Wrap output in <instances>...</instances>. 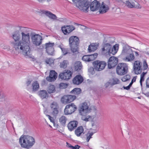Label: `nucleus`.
<instances>
[{"mask_svg":"<svg viewBox=\"0 0 149 149\" xmlns=\"http://www.w3.org/2000/svg\"><path fill=\"white\" fill-rule=\"evenodd\" d=\"M76 106L73 103L66 105L64 110L65 115L70 114L73 113L77 109Z\"/></svg>","mask_w":149,"mask_h":149,"instance_id":"obj_14","label":"nucleus"},{"mask_svg":"<svg viewBox=\"0 0 149 149\" xmlns=\"http://www.w3.org/2000/svg\"><path fill=\"white\" fill-rule=\"evenodd\" d=\"M125 6L129 8H135L140 9L141 6L135 0H126L125 2H124Z\"/></svg>","mask_w":149,"mask_h":149,"instance_id":"obj_10","label":"nucleus"},{"mask_svg":"<svg viewBox=\"0 0 149 149\" xmlns=\"http://www.w3.org/2000/svg\"><path fill=\"white\" fill-rule=\"evenodd\" d=\"M128 66L125 63H121L118 64L116 68L117 73L120 75H124L128 72Z\"/></svg>","mask_w":149,"mask_h":149,"instance_id":"obj_8","label":"nucleus"},{"mask_svg":"<svg viewBox=\"0 0 149 149\" xmlns=\"http://www.w3.org/2000/svg\"><path fill=\"white\" fill-rule=\"evenodd\" d=\"M81 90L79 88H75L70 91V93L75 95H78L81 93Z\"/></svg>","mask_w":149,"mask_h":149,"instance_id":"obj_30","label":"nucleus"},{"mask_svg":"<svg viewBox=\"0 0 149 149\" xmlns=\"http://www.w3.org/2000/svg\"><path fill=\"white\" fill-rule=\"evenodd\" d=\"M40 34L42 35V33H40Z\"/></svg>","mask_w":149,"mask_h":149,"instance_id":"obj_63","label":"nucleus"},{"mask_svg":"<svg viewBox=\"0 0 149 149\" xmlns=\"http://www.w3.org/2000/svg\"><path fill=\"white\" fill-rule=\"evenodd\" d=\"M135 55L136 56H139V54H138V52H135Z\"/></svg>","mask_w":149,"mask_h":149,"instance_id":"obj_56","label":"nucleus"},{"mask_svg":"<svg viewBox=\"0 0 149 149\" xmlns=\"http://www.w3.org/2000/svg\"><path fill=\"white\" fill-rule=\"evenodd\" d=\"M136 77H134L132 79L131 82L130 84L129 85L131 86L134 82L136 81Z\"/></svg>","mask_w":149,"mask_h":149,"instance_id":"obj_48","label":"nucleus"},{"mask_svg":"<svg viewBox=\"0 0 149 149\" xmlns=\"http://www.w3.org/2000/svg\"><path fill=\"white\" fill-rule=\"evenodd\" d=\"M61 50L63 55H65L68 54H70L69 49L67 48H61Z\"/></svg>","mask_w":149,"mask_h":149,"instance_id":"obj_36","label":"nucleus"},{"mask_svg":"<svg viewBox=\"0 0 149 149\" xmlns=\"http://www.w3.org/2000/svg\"><path fill=\"white\" fill-rule=\"evenodd\" d=\"M77 25H80L79 24H77Z\"/></svg>","mask_w":149,"mask_h":149,"instance_id":"obj_62","label":"nucleus"},{"mask_svg":"<svg viewBox=\"0 0 149 149\" xmlns=\"http://www.w3.org/2000/svg\"><path fill=\"white\" fill-rule=\"evenodd\" d=\"M46 62L48 64H51L53 62V60H52L51 59L49 58L46 61Z\"/></svg>","mask_w":149,"mask_h":149,"instance_id":"obj_47","label":"nucleus"},{"mask_svg":"<svg viewBox=\"0 0 149 149\" xmlns=\"http://www.w3.org/2000/svg\"><path fill=\"white\" fill-rule=\"evenodd\" d=\"M119 80L117 78H114L113 79V83L114 84H115L119 83Z\"/></svg>","mask_w":149,"mask_h":149,"instance_id":"obj_46","label":"nucleus"},{"mask_svg":"<svg viewBox=\"0 0 149 149\" xmlns=\"http://www.w3.org/2000/svg\"><path fill=\"white\" fill-rule=\"evenodd\" d=\"M12 33L13 37H42L36 33L32 29L19 25L14 26Z\"/></svg>","mask_w":149,"mask_h":149,"instance_id":"obj_3","label":"nucleus"},{"mask_svg":"<svg viewBox=\"0 0 149 149\" xmlns=\"http://www.w3.org/2000/svg\"><path fill=\"white\" fill-rule=\"evenodd\" d=\"M30 38H13L11 45L16 51L18 52L22 50L23 54L26 58L34 59V56L30 54V50L28 41Z\"/></svg>","mask_w":149,"mask_h":149,"instance_id":"obj_1","label":"nucleus"},{"mask_svg":"<svg viewBox=\"0 0 149 149\" xmlns=\"http://www.w3.org/2000/svg\"><path fill=\"white\" fill-rule=\"evenodd\" d=\"M147 72H143L141 74V78L140 81H144V77L145 75L147 74Z\"/></svg>","mask_w":149,"mask_h":149,"instance_id":"obj_43","label":"nucleus"},{"mask_svg":"<svg viewBox=\"0 0 149 149\" xmlns=\"http://www.w3.org/2000/svg\"><path fill=\"white\" fill-rule=\"evenodd\" d=\"M118 58L114 56L110 58L108 61V67L109 69L114 67L118 64Z\"/></svg>","mask_w":149,"mask_h":149,"instance_id":"obj_18","label":"nucleus"},{"mask_svg":"<svg viewBox=\"0 0 149 149\" xmlns=\"http://www.w3.org/2000/svg\"><path fill=\"white\" fill-rule=\"evenodd\" d=\"M131 86L129 84V85L128 86H127L126 87L123 86V88H124L125 89L128 90L130 89Z\"/></svg>","mask_w":149,"mask_h":149,"instance_id":"obj_51","label":"nucleus"},{"mask_svg":"<svg viewBox=\"0 0 149 149\" xmlns=\"http://www.w3.org/2000/svg\"><path fill=\"white\" fill-rule=\"evenodd\" d=\"M19 142L22 147L29 148L34 145L35 140L32 136L27 135L22 136L19 139Z\"/></svg>","mask_w":149,"mask_h":149,"instance_id":"obj_4","label":"nucleus"},{"mask_svg":"<svg viewBox=\"0 0 149 149\" xmlns=\"http://www.w3.org/2000/svg\"><path fill=\"white\" fill-rule=\"evenodd\" d=\"M68 64V61L64 60L60 63V66L61 68L65 69L67 67V65Z\"/></svg>","mask_w":149,"mask_h":149,"instance_id":"obj_35","label":"nucleus"},{"mask_svg":"<svg viewBox=\"0 0 149 149\" xmlns=\"http://www.w3.org/2000/svg\"><path fill=\"white\" fill-rule=\"evenodd\" d=\"M131 50L128 49L125 47H123L122 51V53L124 55H127L125 58V60L127 61H131L134 60V56L133 53L130 54Z\"/></svg>","mask_w":149,"mask_h":149,"instance_id":"obj_11","label":"nucleus"},{"mask_svg":"<svg viewBox=\"0 0 149 149\" xmlns=\"http://www.w3.org/2000/svg\"><path fill=\"white\" fill-rule=\"evenodd\" d=\"M49 1L50 0H47V1L49 2Z\"/></svg>","mask_w":149,"mask_h":149,"instance_id":"obj_61","label":"nucleus"},{"mask_svg":"<svg viewBox=\"0 0 149 149\" xmlns=\"http://www.w3.org/2000/svg\"><path fill=\"white\" fill-rule=\"evenodd\" d=\"M57 73L54 70H51L50 72L49 76L46 77L47 80L49 82L54 81L57 77Z\"/></svg>","mask_w":149,"mask_h":149,"instance_id":"obj_20","label":"nucleus"},{"mask_svg":"<svg viewBox=\"0 0 149 149\" xmlns=\"http://www.w3.org/2000/svg\"><path fill=\"white\" fill-rule=\"evenodd\" d=\"M79 38H70L69 41L72 52L74 53H79L78 44L79 43Z\"/></svg>","mask_w":149,"mask_h":149,"instance_id":"obj_7","label":"nucleus"},{"mask_svg":"<svg viewBox=\"0 0 149 149\" xmlns=\"http://www.w3.org/2000/svg\"><path fill=\"white\" fill-rule=\"evenodd\" d=\"M146 84L147 87L149 88V77L146 80Z\"/></svg>","mask_w":149,"mask_h":149,"instance_id":"obj_49","label":"nucleus"},{"mask_svg":"<svg viewBox=\"0 0 149 149\" xmlns=\"http://www.w3.org/2000/svg\"><path fill=\"white\" fill-rule=\"evenodd\" d=\"M75 29V27L72 25H65L61 27V30L65 35L69 34Z\"/></svg>","mask_w":149,"mask_h":149,"instance_id":"obj_19","label":"nucleus"},{"mask_svg":"<svg viewBox=\"0 0 149 149\" xmlns=\"http://www.w3.org/2000/svg\"><path fill=\"white\" fill-rule=\"evenodd\" d=\"M32 86V91L33 92H35L37 91L39 88V84L37 81L33 83Z\"/></svg>","mask_w":149,"mask_h":149,"instance_id":"obj_28","label":"nucleus"},{"mask_svg":"<svg viewBox=\"0 0 149 149\" xmlns=\"http://www.w3.org/2000/svg\"><path fill=\"white\" fill-rule=\"evenodd\" d=\"M54 43H51L50 42L46 43L45 44L46 51L49 55H54V50L53 47Z\"/></svg>","mask_w":149,"mask_h":149,"instance_id":"obj_16","label":"nucleus"},{"mask_svg":"<svg viewBox=\"0 0 149 149\" xmlns=\"http://www.w3.org/2000/svg\"><path fill=\"white\" fill-rule=\"evenodd\" d=\"M111 45L109 43L104 44L103 47L102 49L103 52L106 53H111Z\"/></svg>","mask_w":149,"mask_h":149,"instance_id":"obj_23","label":"nucleus"},{"mask_svg":"<svg viewBox=\"0 0 149 149\" xmlns=\"http://www.w3.org/2000/svg\"><path fill=\"white\" fill-rule=\"evenodd\" d=\"M78 124V122L75 120L70 122L68 125V129L70 131L73 130L76 127Z\"/></svg>","mask_w":149,"mask_h":149,"instance_id":"obj_24","label":"nucleus"},{"mask_svg":"<svg viewBox=\"0 0 149 149\" xmlns=\"http://www.w3.org/2000/svg\"><path fill=\"white\" fill-rule=\"evenodd\" d=\"M33 42L36 45H39L42 42V38H32Z\"/></svg>","mask_w":149,"mask_h":149,"instance_id":"obj_27","label":"nucleus"},{"mask_svg":"<svg viewBox=\"0 0 149 149\" xmlns=\"http://www.w3.org/2000/svg\"><path fill=\"white\" fill-rule=\"evenodd\" d=\"M32 82L31 80H28L26 82V84L27 86H29V85H30Z\"/></svg>","mask_w":149,"mask_h":149,"instance_id":"obj_50","label":"nucleus"},{"mask_svg":"<svg viewBox=\"0 0 149 149\" xmlns=\"http://www.w3.org/2000/svg\"><path fill=\"white\" fill-rule=\"evenodd\" d=\"M76 4V7L83 12H87L90 7L91 11L94 12L98 10L100 6V3L96 0L93 1L91 3L88 0H72Z\"/></svg>","mask_w":149,"mask_h":149,"instance_id":"obj_2","label":"nucleus"},{"mask_svg":"<svg viewBox=\"0 0 149 149\" xmlns=\"http://www.w3.org/2000/svg\"><path fill=\"white\" fill-rule=\"evenodd\" d=\"M143 81H141H141H140V85H141V87H142V83L143 82Z\"/></svg>","mask_w":149,"mask_h":149,"instance_id":"obj_57","label":"nucleus"},{"mask_svg":"<svg viewBox=\"0 0 149 149\" xmlns=\"http://www.w3.org/2000/svg\"><path fill=\"white\" fill-rule=\"evenodd\" d=\"M41 12L43 14H45L46 16H48L50 18L53 19H56L57 17L56 15L52 13L51 12L48 11L42 10Z\"/></svg>","mask_w":149,"mask_h":149,"instance_id":"obj_25","label":"nucleus"},{"mask_svg":"<svg viewBox=\"0 0 149 149\" xmlns=\"http://www.w3.org/2000/svg\"><path fill=\"white\" fill-rule=\"evenodd\" d=\"M12 25L11 24H8L7 25V26H11Z\"/></svg>","mask_w":149,"mask_h":149,"instance_id":"obj_58","label":"nucleus"},{"mask_svg":"<svg viewBox=\"0 0 149 149\" xmlns=\"http://www.w3.org/2000/svg\"><path fill=\"white\" fill-rule=\"evenodd\" d=\"M72 74V72L69 70H65L60 74L59 77L62 79L68 80L71 78Z\"/></svg>","mask_w":149,"mask_h":149,"instance_id":"obj_15","label":"nucleus"},{"mask_svg":"<svg viewBox=\"0 0 149 149\" xmlns=\"http://www.w3.org/2000/svg\"><path fill=\"white\" fill-rule=\"evenodd\" d=\"M82 59L85 61H90L88 55L84 56L82 58Z\"/></svg>","mask_w":149,"mask_h":149,"instance_id":"obj_42","label":"nucleus"},{"mask_svg":"<svg viewBox=\"0 0 149 149\" xmlns=\"http://www.w3.org/2000/svg\"><path fill=\"white\" fill-rule=\"evenodd\" d=\"M58 47L61 49V48H64V47H63L61 45H59Z\"/></svg>","mask_w":149,"mask_h":149,"instance_id":"obj_59","label":"nucleus"},{"mask_svg":"<svg viewBox=\"0 0 149 149\" xmlns=\"http://www.w3.org/2000/svg\"><path fill=\"white\" fill-rule=\"evenodd\" d=\"M80 25L81 26L80 27L82 29H85V28L86 27L85 26L82 25Z\"/></svg>","mask_w":149,"mask_h":149,"instance_id":"obj_55","label":"nucleus"},{"mask_svg":"<svg viewBox=\"0 0 149 149\" xmlns=\"http://www.w3.org/2000/svg\"><path fill=\"white\" fill-rule=\"evenodd\" d=\"M106 63L104 61L97 60L93 62V65L95 69L97 71H101L105 68Z\"/></svg>","mask_w":149,"mask_h":149,"instance_id":"obj_9","label":"nucleus"},{"mask_svg":"<svg viewBox=\"0 0 149 149\" xmlns=\"http://www.w3.org/2000/svg\"><path fill=\"white\" fill-rule=\"evenodd\" d=\"M130 78V76L129 75H126L123 77L122 80L123 81L125 82L129 80Z\"/></svg>","mask_w":149,"mask_h":149,"instance_id":"obj_41","label":"nucleus"},{"mask_svg":"<svg viewBox=\"0 0 149 149\" xmlns=\"http://www.w3.org/2000/svg\"><path fill=\"white\" fill-rule=\"evenodd\" d=\"M98 47L97 45L94 44H91L89 46L88 50L89 52L94 51L97 49Z\"/></svg>","mask_w":149,"mask_h":149,"instance_id":"obj_29","label":"nucleus"},{"mask_svg":"<svg viewBox=\"0 0 149 149\" xmlns=\"http://www.w3.org/2000/svg\"><path fill=\"white\" fill-rule=\"evenodd\" d=\"M119 48V45L118 44H116L114 45L112 49H111V53L113 55L115 54L118 51Z\"/></svg>","mask_w":149,"mask_h":149,"instance_id":"obj_33","label":"nucleus"},{"mask_svg":"<svg viewBox=\"0 0 149 149\" xmlns=\"http://www.w3.org/2000/svg\"><path fill=\"white\" fill-rule=\"evenodd\" d=\"M40 3H43L46 0H37Z\"/></svg>","mask_w":149,"mask_h":149,"instance_id":"obj_54","label":"nucleus"},{"mask_svg":"<svg viewBox=\"0 0 149 149\" xmlns=\"http://www.w3.org/2000/svg\"><path fill=\"white\" fill-rule=\"evenodd\" d=\"M89 111L87 104L86 102L82 103L79 108V113L82 116L81 118L82 120L86 121L88 120V119L90 117L89 115H87Z\"/></svg>","mask_w":149,"mask_h":149,"instance_id":"obj_6","label":"nucleus"},{"mask_svg":"<svg viewBox=\"0 0 149 149\" xmlns=\"http://www.w3.org/2000/svg\"><path fill=\"white\" fill-rule=\"evenodd\" d=\"M110 84V83L107 82L105 84V86L106 88L108 87Z\"/></svg>","mask_w":149,"mask_h":149,"instance_id":"obj_53","label":"nucleus"},{"mask_svg":"<svg viewBox=\"0 0 149 149\" xmlns=\"http://www.w3.org/2000/svg\"><path fill=\"white\" fill-rule=\"evenodd\" d=\"M50 107L52 114L54 116H56L59 111V106L57 102L56 101L53 102L50 104Z\"/></svg>","mask_w":149,"mask_h":149,"instance_id":"obj_13","label":"nucleus"},{"mask_svg":"<svg viewBox=\"0 0 149 149\" xmlns=\"http://www.w3.org/2000/svg\"><path fill=\"white\" fill-rule=\"evenodd\" d=\"M83 77L81 75H76L73 79V83L76 85H79L83 81Z\"/></svg>","mask_w":149,"mask_h":149,"instance_id":"obj_22","label":"nucleus"},{"mask_svg":"<svg viewBox=\"0 0 149 149\" xmlns=\"http://www.w3.org/2000/svg\"><path fill=\"white\" fill-rule=\"evenodd\" d=\"M68 85L66 83H61L59 85V88L61 89H65L67 88Z\"/></svg>","mask_w":149,"mask_h":149,"instance_id":"obj_40","label":"nucleus"},{"mask_svg":"<svg viewBox=\"0 0 149 149\" xmlns=\"http://www.w3.org/2000/svg\"><path fill=\"white\" fill-rule=\"evenodd\" d=\"M37 94L42 99H47L48 98V94L46 91L40 90L38 92Z\"/></svg>","mask_w":149,"mask_h":149,"instance_id":"obj_21","label":"nucleus"},{"mask_svg":"<svg viewBox=\"0 0 149 149\" xmlns=\"http://www.w3.org/2000/svg\"><path fill=\"white\" fill-rule=\"evenodd\" d=\"M143 68H142V63L139 61L134 62L133 65V69L135 73L136 74H140L142 70H145L147 69L148 65L146 60L143 62Z\"/></svg>","mask_w":149,"mask_h":149,"instance_id":"obj_5","label":"nucleus"},{"mask_svg":"<svg viewBox=\"0 0 149 149\" xmlns=\"http://www.w3.org/2000/svg\"><path fill=\"white\" fill-rule=\"evenodd\" d=\"M47 91L49 93H51L55 91V87L54 85H50L47 89Z\"/></svg>","mask_w":149,"mask_h":149,"instance_id":"obj_34","label":"nucleus"},{"mask_svg":"<svg viewBox=\"0 0 149 149\" xmlns=\"http://www.w3.org/2000/svg\"><path fill=\"white\" fill-rule=\"evenodd\" d=\"M47 116H48L50 121L53 123L54 126H55V122L54 118L49 115H47Z\"/></svg>","mask_w":149,"mask_h":149,"instance_id":"obj_45","label":"nucleus"},{"mask_svg":"<svg viewBox=\"0 0 149 149\" xmlns=\"http://www.w3.org/2000/svg\"><path fill=\"white\" fill-rule=\"evenodd\" d=\"M93 134L94 133L93 132H88L86 135L87 137L86 141L87 142H88L89 141L90 139L92 138V136Z\"/></svg>","mask_w":149,"mask_h":149,"instance_id":"obj_39","label":"nucleus"},{"mask_svg":"<svg viewBox=\"0 0 149 149\" xmlns=\"http://www.w3.org/2000/svg\"><path fill=\"white\" fill-rule=\"evenodd\" d=\"M76 98L74 95H65L61 97V101L62 103L66 104L73 101Z\"/></svg>","mask_w":149,"mask_h":149,"instance_id":"obj_12","label":"nucleus"},{"mask_svg":"<svg viewBox=\"0 0 149 149\" xmlns=\"http://www.w3.org/2000/svg\"><path fill=\"white\" fill-rule=\"evenodd\" d=\"M94 68L93 67H90L88 69V72L92 74H94L95 72L94 70Z\"/></svg>","mask_w":149,"mask_h":149,"instance_id":"obj_44","label":"nucleus"},{"mask_svg":"<svg viewBox=\"0 0 149 149\" xmlns=\"http://www.w3.org/2000/svg\"><path fill=\"white\" fill-rule=\"evenodd\" d=\"M74 68L76 70H81L82 68V65L80 61L75 62L74 64Z\"/></svg>","mask_w":149,"mask_h":149,"instance_id":"obj_32","label":"nucleus"},{"mask_svg":"<svg viewBox=\"0 0 149 149\" xmlns=\"http://www.w3.org/2000/svg\"><path fill=\"white\" fill-rule=\"evenodd\" d=\"M110 2L109 1L102 2L99 8V12L101 14L107 12L109 9Z\"/></svg>","mask_w":149,"mask_h":149,"instance_id":"obj_17","label":"nucleus"},{"mask_svg":"<svg viewBox=\"0 0 149 149\" xmlns=\"http://www.w3.org/2000/svg\"><path fill=\"white\" fill-rule=\"evenodd\" d=\"M67 145L68 148L72 149H79L80 146L78 145H76L74 146L71 145L70 144L67 143Z\"/></svg>","mask_w":149,"mask_h":149,"instance_id":"obj_38","label":"nucleus"},{"mask_svg":"<svg viewBox=\"0 0 149 149\" xmlns=\"http://www.w3.org/2000/svg\"><path fill=\"white\" fill-rule=\"evenodd\" d=\"M97 55L98 54L97 53H95L93 54L88 55L90 61H92L94 60L97 57Z\"/></svg>","mask_w":149,"mask_h":149,"instance_id":"obj_37","label":"nucleus"},{"mask_svg":"<svg viewBox=\"0 0 149 149\" xmlns=\"http://www.w3.org/2000/svg\"><path fill=\"white\" fill-rule=\"evenodd\" d=\"M100 37H107V35L106 34H100Z\"/></svg>","mask_w":149,"mask_h":149,"instance_id":"obj_52","label":"nucleus"},{"mask_svg":"<svg viewBox=\"0 0 149 149\" xmlns=\"http://www.w3.org/2000/svg\"><path fill=\"white\" fill-rule=\"evenodd\" d=\"M70 37H77L76 36H71Z\"/></svg>","mask_w":149,"mask_h":149,"instance_id":"obj_60","label":"nucleus"},{"mask_svg":"<svg viewBox=\"0 0 149 149\" xmlns=\"http://www.w3.org/2000/svg\"><path fill=\"white\" fill-rule=\"evenodd\" d=\"M84 128L82 126H79L75 130V133L77 136H80L81 134L83 133Z\"/></svg>","mask_w":149,"mask_h":149,"instance_id":"obj_26","label":"nucleus"},{"mask_svg":"<svg viewBox=\"0 0 149 149\" xmlns=\"http://www.w3.org/2000/svg\"><path fill=\"white\" fill-rule=\"evenodd\" d=\"M59 121L61 124L63 126H65L67 120L66 117L64 116H62L59 118Z\"/></svg>","mask_w":149,"mask_h":149,"instance_id":"obj_31","label":"nucleus"}]
</instances>
